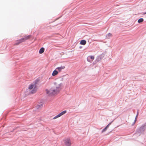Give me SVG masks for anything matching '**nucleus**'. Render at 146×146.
I'll use <instances>...</instances> for the list:
<instances>
[{"mask_svg":"<svg viewBox=\"0 0 146 146\" xmlns=\"http://www.w3.org/2000/svg\"><path fill=\"white\" fill-rule=\"evenodd\" d=\"M61 86V84L55 85L50 89H46V93L49 96L56 95L59 92Z\"/></svg>","mask_w":146,"mask_h":146,"instance_id":"f257e3e1","label":"nucleus"},{"mask_svg":"<svg viewBox=\"0 0 146 146\" xmlns=\"http://www.w3.org/2000/svg\"><path fill=\"white\" fill-rule=\"evenodd\" d=\"M28 89L30 90L33 89L31 91V93L32 94L35 93L36 92L37 90L35 85L33 84H30L28 87Z\"/></svg>","mask_w":146,"mask_h":146,"instance_id":"f03ea898","label":"nucleus"},{"mask_svg":"<svg viewBox=\"0 0 146 146\" xmlns=\"http://www.w3.org/2000/svg\"><path fill=\"white\" fill-rule=\"evenodd\" d=\"M64 143L66 146H71L72 143L70 139L67 138L64 140Z\"/></svg>","mask_w":146,"mask_h":146,"instance_id":"7ed1b4c3","label":"nucleus"},{"mask_svg":"<svg viewBox=\"0 0 146 146\" xmlns=\"http://www.w3.org/2000/svg\"><path fill=\"white\" fill-rule=\"evenodd\" d=\"M66 110H64L61 112V113H59L58 114L56 115V116L54 117L53 119H55L60 116H61L62 115H63L64 114L66 113Z\"/></svg>","mask_w":146,"mask_h":146,"instance_id":"20e7f679","label":"nucleus"},{"mask_svg":"<svg viewBox=\"0 0 146 146\" xmlns=\"http://www.w3.org/2000/svg\"><path fill=\"white\" fill-rule=\"evenodd\" d=\"M94 57L92 56H90L88 57L87 58V61L90 62H91L94 59Z\"/></svg>","mask_w":146,"mask_h":146,"instance_id":"39448f33","label":"nucleus"},{"mask_svg":"<svg viewBox=\"0 0 146 146\" xmlns=\"http://www.w3.org/2000/svg\"><path fill=\"white\" fill-rule=\"evenodd\" d=\"M23 40L24 39L22 38L19 40H17L16 41V42L15 44L14 45H18L21 42H24Z\"/></svg>","mask_w":146,"mask_h":146,"instance_id":"423d86ee","label":"nucleus"},{"mask_svg":"<svg viewBox=\"0 0 146 146\" xmlns=\"http://www.w3.org/2000/svg\"><path fill=\"white\" fill-rule=\"evenodd\" d=\"M65 68V67L64 66H61L57 68L56 69L58 70L59 72H60L62 70L64 69Z\"/></svg>","mask_w":146,"mask_h":146,"instance_id":"0eeeda50","label":"nucleus"},{"mask_svg":"<svg viewBox=\"0 0 146 146\" xmlns=\"http://www.w3.org/2000/svg\"><path fill=\"white\" fill-rule=\"evenodd\" d=\"M58 73V71L56 70H55L53 71L52 75V76H55L57 75Z\"/></svg>","mask_w":146,"mask_h":146,"instance_id":"6e6552de","label":"nucleus"},{"mask_svg":"<svg viewBox=\"0 0 146 146\" xmlns=\"http://www.w3.org/2000/svg\"><path fill=\"white\" fill-rule=\"evenodd\" d=\"M31 36L30 35L25 36L23 38H22L24 39V42H25L26 40H27L30 38L31 37Z\"/></svg>","mask_w":146,"mask_h":146,"instance_id":"1a4fd4ad","label":"nucleus"},{"mask_svg":"<svg viewBox=\"0 0 146 146\" xmlns=\"http://www.w3.org/2000/svg\"><path fill=\"white\" fill-rule=\"evenodd\" d=\"M111 123H110L104 129H102V133L105 131L106 130L107 128L109 127V125H110Z\"/></svg>","mask_w":146,"mask_h":146,"instance_id":"9d476101","label":"nucleus"},{"mask_svg":"<svg viewBox=\"0 0 146 146\" xmlns=\"http://www.w3.org/2000/svg\"><path fill=\"white\" fill-rule=\"evenodd\" d=\"M86 43V41L85 40H82L80 42V44L82 45H84Z\"/></svg>","mask_w":146,"mask_h":146,"instance_id":"9b49d317","label":"nucleus"},{"mask_svg":"<svg viewBox=\"0 0 146 146\" xmlns=\"http://www.w3.org/2000/svg\"><path fill=\"white\" fill-rule=\"evenodd\" d=\"M44 51V48H41L39 50V53L40 54H42L43 53Z\"/></svg>","mask_w":146,"mask_h":146,"instance_id":"f8f14e48","label":"nucleus"},{"mask_svg":"<svg viewBox=\"0 0 146 146\" xmlns=\"http://www.w3.org/2000/svg\"><path fill=\"white\" fill-rule=\"evenodd\" d=\"M144 21L143 19V18H140L138 20V22L139 23H140Z\"/></svg>","mask_w":146,"mask_h":146,"instance_id":"ddd939ff","label":"nucleus"},{"mask_svg":"<svg viewBox=\"0 0 146 146\" xmlns=\"http://www.w3.org/2000/svg\"><path fill=\"white\" fill-rule=\"evenodd\" d=\"M111 36H112V34L110 33H109L108 35V37H109Z\"/></svg>","mask_w":146,"mask_h":146,"instance_id":"4468645a","label":"nucleus"},{"mask_svg":"<svg viewBox=\"0 0 146 146\" xmlns=\"http://www.w3.org/2000/svg\"><path fill=\"white\" fill-rule=\"evenodd\" d=\"M138 114H137V115H136V118H135V121H136V119H137V116H138Z\"/></svg>","mask_w":146,"mask_h":146,"instance_id":"2eb2a0df","label":"nucleus"},{"mask_svg":"<svg viewBox=\"0 0 146 146\" xmlns=\"http://www.w3.org/2000/svg\"><path fill=\"white\" fill-rule=\"evenodd\" d=\"M144 14H146V12H145L144 13Z\"/></svg>","mask_w":146,"mask_h":146,"instance_id":"dca6fc26","label":"nucleus"}]
</instances>
